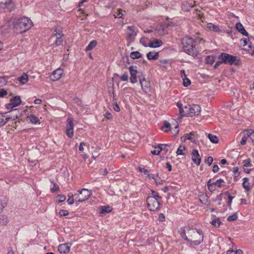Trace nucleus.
Segmentation results:
<instances>
[{
	"mask_svg": "<svg viewBox=\"0 0 254 254\" xmlns=\"http://www.w3.org/2000/svg\"><path fill=\"white\" fill-rule=\"evenodd\" d=\"M78 193L75 194L76 199L78 202H83L89 198L91 195L90 191L86 189H82L80 190H78Z\"/></svg>",
	"mask_w": 254,
	"mask_h": 254,
	"instance_id": "6",
	"label": "nucleus"
},
{
	"mask_svg": "<svg viewBox=\"0 0 254 254\" xmlns=\"http://www.w3.org/2000/svg\"><path fill=\"white\" fill-rule=\"evenodd\" d=\"M130 57L132 59H137L141 57V54L138 51L132 52L130 53Z\"/></svg>",
	"mask_w": 254,
	"mask_h": 254,
	"instance_id": "35",
	"label": "nucleus"
},
{
	"mask_svg": "<svg viewBox=\"0 0 254 254\" xmlns=\"http://www.w3.org/2000/svg\"><path fill=\"white\" fill-rule=\"evenodd\" d=\"M182 237L189 243L190 245H198L203 241V234L201 230L195 228L189 229L182 234Z\"/></svg>",
	"mask_w": 254,
	"mask_h": 254,
	"instance_id": "1",
	"label": "nucleus"
},
{
	"mask_svg": "<svg viewBox=\"0 0 254 254\" xmlns=\"http://www.w3.org/2000/svg\"><path fill=\"white\" fill-rule=\"evenodd\" d=\"M113 101H114V103H115L114 104V109L115 111H117V112H119L120 111V108L119 106V105L117 104L116 101H115V99H113Z\"/></svg>",
	"mask_w": 254,
	"mask_h": 254,
	"instance_id": "56",
	"label": "nucleus"
},
{
	"mask_svg": "<svg viewBox=\"0 0 254 254\" xmlns=\"http://www.w3.org/2000/svg\"><path fill=\"white\" fill-rule=\"evenodd\" d=\"M191 157L192 161L198 166L201 162V157L198 153L197 150L193 149L191 152Z\"/></svg>",
	"mask_w": 254,
	"mask_h": 254,
	"instance_id": "11",
	"label": "nucleus"
},
{
	"mask_svg": "<svg viewBox=\"0 0 254 254\" xmlns=\"http://www.w3.org/2000/svg\"><path fill=\"white\" fill-rule=\"evenodd\" d=\"M17 80L22 84H25L28 81V75L25 73H23V74L19 77L17 78Z\"/></svg>",
	"mask_w": 254,
	"mask_h": 254,
	"instance_id": "22",
	"label": "nucleus"
},
{
	"mask_svg": "<svg viewBox=\"0 0 254 254\" xmlns=\"http://www.w3.org/2000/svg\"><path fill=\"white\" fill-rule=\"evenodd\" d=\"M208 138L210 141L213 143H217L218 142V138L217 136L212 134H208Z\"/></svg>",
	"mask_w": 254,
	"mask_h": 254,
	"instance_id": "32",
	"label": "nucleus"
},
{
	"mask_svg": "<svg viewBox=\"0 0 254 254\" xmlns=\"http://www.w3.org/2000/svg\"><path fill=\"white\" fill-rule=\"evenodd\" d=\"M69 214L68 211L66 210L62 209L59 211V214L61 216H65Z\"/></svg>",
	"mask_w": 254,
	"mask_h": 254,
	"instance_id": "52",
	"label": "nucleus"
},
{
	"mask_svg": "<svg viewBox=\"0 0 254 254\" xmlns=\"http://www.w3.org/2000/svg\"><path fill=\"white\" fill-rule=\"evenodd\" d=\"M243 187L247 190L249 191L250 190L249 179L248 178H244L243 179Z\"/></svg>",
	"mask_w": 254,
	"mask_h": 254,
	"instance_id": "31",
	"label": "nucleus"
},
{
	"mask_svg": "<svg viewBox=\"0 0 254 254\" xmlns=\"http://www.w3.org/2000/svg\"><path fill=\"white\" fill-rule=\"evenodd\" d=\"M246 135L248 137H250L252 141H254V130L253 129H248L245 131Z\"/></svg>",
	"mask_w": 254,
	"mask_h": 254,
	"instance_id": "30",
	"label": "nucleus"
},
{
	"mask_svg": "<svg viewBox=\"0 0 254 254\" xmlns=\"http://www.w3.org/2000/svg\"><path fill=\"white\" fill-rule=\"evenodd\" d=\"M242 43H243V46H248L251 49L249 50V52L251 54L252 56H254V49H252L253 46L252 45L251 42H250L249 39H244L242 40Z\"/></svg>",
	"mask_w": 254,
	"mask_h": 254,
	"instance_id": "18",
	"label": "nucleus"
},
{
	"mask_svg": "<svg viewBox=\"0 0 254 254\" xmlns=\"http://www.w3.org/2000/svg\"><path fill=\"white\" fill-rule=\"evenodd\" d=\"M183 85L185 87H187L190 84V80L187 77V75H185V76L184 78H183Z\"/></svg>",
	"mask_w": 254,
	"mask_h": 254,
	"instance_id": "44",
	"label": "nucleus"
},
{
	"mask_svg": "<svg viewBox=\"0 0 254 254\" xmlns=\"http://www.w3.org/2000/svg\"><path fill=\"white\" fill-rule=\"evenodd\" d=\"M238 216L236 214H233L228 217L227 220L228 221H233L237 219Z\"/></svg>",
	"mask_w": 254,
	"mask_h": 254,
	"instance_id": "49",
	"label": "nucleus"
},
{
	"mask_svg": "<svg viewBox=\"0 0 254 254\" xmlns=\"http://www.w3.org/2000/svg\"><path fill=\"white\" fill-rule=\"evenodd\" d=\"M130 74V81L132 83H135L137 82L136 74L137 73L136 68L130 66L128 68Z\"/></svg>",
	"mask_w": 254,
	"mask_h": 254,
	"instance_id": "12",
	"label": "nucleus"
},
{
	"mask_svg": "<svg viewBox=\"0 0 254 254\" xmlns=\"http://www.w3.org/2000/svg\"><path fill=\"white\" fill-rule=\"evenodd\" d=\"M161 199H156L154 197H147L146 202L147 207L150 211H156L159 209Z\"/></svg>",
	"mask_w": 254,
	"mask_h": 254,
	"instance_id": "5",
	"label": "nucleus"
},
{
	"mask_svg": "<svg viewBox=\"0 0 254 254\" xmlns=\"http://www.w3.org/2000/svg\"><path fill=\"white\" fill-rule=\"evenodd\" d=\"M62 28L59 26H56L54 28L52 35L51 39L58 37V36H63Z\"/></svg>",
	"mask_w": 254,
	"mask_h": 254,
	"instance_id": "14",
	"label": "nucleus"
},
{
	"mask_svg": "<svg viewBox=\"0 0 254 254\" xmlns=\"http://www.w3.org/2000/svg\"><path fill=\"white\" fill-rule=\"evenodd\" d=\"M7 83V79L5 77H0V86H3Z\"/></svg>",
	"mask_w": 254,
	"mask_h": 254,
	"instance_id": "53",
	"label": "nucleus"
},
{
	"mask_svg": "<svg viewBox=\"0 0 254 254\" xmlns=\"http://www.w3.org/2000/svg\"><path fill=\"white\" fill-rule=\"evenodd\" d=\"M184 51L190 55L195 57L198 52L195 46V42L193 39L190 36H186L182 40Z\"/></svg>",
	"mask_w": 254,
	"mask_h": 254,
	"instance_id": "3",
	"label": "nucleus"
},
{
	"mask_svg": "<svg viewBox=\"0 0 254 254\" xmlns=\"http://www.w3.org/2000/svg\"><path fill=\"white\" fill-rule=\"evenodd\" d=\"M208 189L210 191H213L214 190H215V186L214 185V184L212 183V184H211L210 186H209V187H208Z\"/></svg>",
	"mask_w": 254,
	"mask_h": 254,
	"instance_id": "63",
	"label": "nucleus"
},
{
	"mask_svg": "<svg viewBox=\"0 0 254 254\" xmlns=\"http://www.w3.org/2000/svg\"><path fill=\"white\" fill-rule=\"evenodd\" d=\"M190 117H193L194 116H197L200 112L201 108L199 105H190Z\"/></svg>",
	"mask_w": 254,
	"mask_h": 254,
	"instance_id": "10",
	"label": "nucleus"
},
{
	"mask_svg": "<svg viewBox=\"0 0 254 254\" xmlns=\"http://www.w3.org/2000/svg\"><path fill=\"white\" fill-rule=\"evenodd\" d=\"M224 182V180L222 179H220L217 180L215 182H213L212 183L214 186H217L218 188L222 187V184Z\"/></svg>",
	"mask_w": 254,
	"mask_h": 254,
	"instance_id": "47",
	"label": "nucleus"
},
{
	"mask_svg": "<svg viewBox=\"0 0 254 254\" xmlns=\"http://www.w3.org/2000/svg\"><path fill=\"white\" fill-rule=\"evenodd\" d=\"M7 198L4 196H0V212L6 206L7 202Z\"/></svg>",
	"mask_w": 254,
	"mask_h": 254,
	"instance_id": "20",
	"label": "nucleus"
},
{
	"mask_svg": "<svg viewBox=\"0 0 254 254\" xmlns=\"http://www.w3.org/2000/svg\"><path fill=\"white\" fill-rule=\"evenodd\" d=\"M104 116L107 119H111L113 118L112 114L109 112H106L104 115Z\"/></svg>",
	"mask_w": 254,
	"mask_h": 254,
	"instance_id": "61",
	"label": "nucleus"
},
{
	"mask_svg": "<svg viewBox=\"0 0 254 254\" xmlns=\"http://www.w3.org/2000/svg\"><path fill=\"white\" fill-rule=\"evenodd\" d=\"M215 61V58L212 56H208L205 58V62L207 64H212Z\"/></svg>",
	"mask_w": 254,
	"mask_h": 254,
	"instance_id": "38",
	"label": "nucleus"
},
{
	"mask_svg": "<svg viewBox=\"0 0 254 254\" xmlns=\"http://www.w3.org/2000/svg\"><path fill=\"white\" fill-rule=\"evenodd\" d=\"M10 101L15 107L20 105L21 102L20 97L18 96H15Z\"/></svg>",
	"mask_w": 254,
	"mask_h": 254,
	"instance_id": "28",
	"label": "nucleus"
},
{
	"mask_svg": "<svg viewBox=\"0 0 254 254\" xmlns=\"http://www.w3.org/2000/svg\"><path fill=\"white\" fill-rule=\"evenodd\" d=\"M146 57L149 60H155L158 59L159 58V53H153L152 52H150L147 54Z\"/></svg>",
	"mask_w": 254,
	"mask_h": 254,
	"instance_id": "21",
	"label": "nucleus"
},
{
	"mask_svg": "<svg viewBox=\"0 0 254 254\" xmlns=\"http://www.w3.org/2000/svg\"><path fill=\"white\" fill-rule=\"evenodd\" d=\"M8 222V219L6 216L3 215H0V224L6 225Z\"/></svg>",
	"mask_w": 254,
	"mask_h": 254,
	"instance_id": "36",
	"label": "nucleus"
},
{
	"mask_svg": "<svg viewBox=\"0 0 254 254\" xmlns=\"http://www.w3.org/2000/svg\"><path fill=\"white\" fill-rule=\"evenodd\" d=\"M51 182L53 183V187L51 189V191L55 192L56 191H59L60 190L59 187L55 183H54V181Z\"/></svg>",
	"mask_w": 254,
	"mask_h": 254,
	"instance_id": "48",
	"label": "nucleus"
},
{
	"mask_svg": "<svg viewBox=\"0 0 254 254\" xmlns=\"http://www.w3.org/2000/svg\"><path fill=\"white\" fill-rule=\"evenodd\" d=\"M111 208L110 206H103L100 209V213L101 214H105V213H109L111 211Z\"/></svg>",
	"mask_w": 254,
	"mask_h": 254,
	"instance_id": "37",
	"label": "nucleus"
},
{
	"mask_svg": "<svg viewBox=\"0 0 254 254\" xmlns=\"http://www.w3.org/2000/svg\"><path fill=\"white\" fill-rule=\"evenodd\" d=\"M148 39L145 37H142L140 39V43L142 44L144 47H148L149 43Z\"/></svg>",
	"mask_w": 254,
	"mask_h": 254,
	"instance_id": "40",
	"label": "nucleus"
},
{
	"mask_svg": "<svg viewBox=\"0 0 254 254\" xmlns=\"http://www.w3.org/2000/svg\"><path fill=\"white\" fill-rule=\"evenodd\" d=\"M121 80L123 81H126L128 80V74L127 72L125 73L121 76Z\"/></svg>",
	"mask_w": 254,
	"mask_h": 254,
	"instance_id": "55",
	"label": "nucleus"
},
{
	"mask_svg": "<svg viewBox=\"0 0 254 254\" xmlns=\"http://www.w3.org/2000/svg\"><path fill=\"white\" fill-rule=\"evenodd\" d=\"M186 147L185 146H180V147L178 148L176 153L178 155H184L183 151L185 150Z\"/></svg>",
	"mask_w": 254,
	"mask_h": 254,
	"instance_id": "43",
	"label": "nucleus"
},
{
	"mask_svg": "<svg viewBox=\"0 0 254 254\" xmlns=\"http://www.w3.org/2000/svg\"><path fill=\"white\" fill-rule=\"evenodd\" d=\"M163 43L161 40L159 39H154L152 41H149L148 43V47L152 48H156L160 47Z\"/></svg>",
	"mask_w": 254,
	"mask_h": 254,
	"instance_id": "17",
	"label": "nucleus"
},
{
	"mask_svg": "<svg viewBox=\"0 0 254 254\" xmlns=\"http://www.w3.org/2000/svg\"><path fill=\"white\" fill-rule=\"evenodd\" d=\"M114 15L116 18H122L123 16V10L121 9H118L117 11L115 12Z\"/></svg>",
	"mask_w": 254,
	"mask_h": 254,
	"instance_id": "41",
	"label": "nucleus"
},
{
	"mask_svg": "<svg viewBox=\"0 0 254 254\" xmlns=\"http://www.w3.org/2000/svg\"><path fill=\"white\" fill-rule=\"evenodd\" d=\"M127 30L130 32L128 33L127 36V40L129 42H133L134 40L135 37L137 34V31L136 28L133 26H128L127 27Z\"/></svg>",
	"mask_w": 254,
	"mask_h": 254,
	"instance_id": "9",
	"label": "nucleus"
},
{
	"mask_svg": "<svg viewBox=\"0 0 254 254\" xmlns=\"http://www.w3.org/2000/svg\"><path fill=\"white\" fill-rule=\"evenodd\" d=\"M7 94V92L6 90L4 89H1L0 90V97H3L4 96L6 95Z\"/></svg>",
	"mask_w": 254,
	"mask_h": 254,
	"instance_id": "60",
	"label": "nucleus"
},
{
	"mask_svg": "<svg viewBox=\"0 0 254 254\" xmlns=\"http://www.w3.org/2000/svg\"><path fill=\"white\" fill-rule=\"evenodd\" d=\"M71 244L65 243L60 245L58 247V250L61 253L66 254L70 251V247Z\"/></svg>",
	"mask_w": 254,
	"mask_h": 254,
	"instance_id": "16",
	"label": "nucleus"
},
{
	"mask_svg": "<svg viewBox=\"0 0 254 254\" xmlns=\"http://www.w3.org/2000/svg\"><path fill=\"white\" fill-rule=\"evenodd\" d=\"M248 138V137H247V135H246L245 134V135L242 137V140L240 142V143L242 145H244L246 144Z\"/></svg>",
	"mask_w": 254,
	"mask_h": 254,
	"instance_id": "57",
	"label": "nucleus"
},
{
	"mask_svg": "<svg viewBox=\"0 0 254 254\" xmlns=\"http://www.w3.org/2000/svg\"><path fill=\"white\" fill-rule=\"evenodd\" d=\"M108 173V171L106 169H103L100 170V174L102 175H106Z\"/></svg>",
	"mask_w": 254,
	"mask_h": 254,
	"instance_id": "64",
	"label": "nucleus"
},
{
	"mask_svg": "<svg viewBox=\"0 0 254 254\" xmlns=\"http://www.w3.org/2000/svg\"><path fill=\"white\" fill-rule=\"evenodd\" d=\"M189 108H190V105H188L185 107L184 108H183V112L182 113V114H180V116L181 117L183 116H188L190 117V110Z\"/></svg>",
	"mask_w": 254,
	"mask_h": 254,
	"instance_id": "27",
	"label": "nucleus"
},
{
	"mask_svg": "<svg viewBox=\"0 0 254 254\" xmlns=\"http://www.w3.org/2000/svg\"><path fill=\"white\" fill-rule=\"evenodd\" d=\"M58 198L59 202H64L65 200V196L64 195H59Z\"/></svg>",
	"mask_w": 254,
	"mask_h": 254,
	"instance_id": "58",
	"label": "nucleus"
},
{
	"mask_svg": "<svg viewBox=\"0 0 254 254\" xmlns=\"http://www.w3.org/2000/svg\"><path fill=\"white\" fill-rule=\"evenodd\" d=\"M225 193L228 195V201L227 203L228 206L230 207L231 206V203L232 202V200L233 199V197L230 194V193L228 191L225 192Z\"/></svg>",
	"mask_w": 254,
	"mask_h": 254,
	"instance_id": "46",
	"label": "nucleus"
},
{
	"mask_svg": "<svg viewBox=\"0 0 254 254\" xmlns=\"http://www.w3.org/2000/svg\"><path fill=\"white\" fill-rule=\"evenodd\" d=\"M9 119V117H6L4 114L0 113V127L4 125Z\"/></svg>",
	"mask_w": 254,
	"mask_h": 254,
	"instance_id": "25",
	"label": "nucleus"
},
{
	"mask_svg": "<svg viewBox=\"0 0 254 254\" xmlns=\"http://www.w3.org/2000/svg\"><path fill=\"white\" fill-rule=\"evenodd\" d=\"M154 150L151 151V153L153 155H159L162 150H163L165 148H163L160 145H158V147H155Z\"/></svg>",
	"mask_w": 254,
	"mask_h": 254,
	"instance_id": "34",
	"label": "nucleus"
},
{
	"mask_svg": "<svg viewBox=\"0 0 254 254\" xmlns=\"http://www.w3.org/2000/svg\"><path fill=\"white\" fill-rule=\"evenodd\" d=\"M187 139L188 140H190L191 141L193 142H195L196 141V138L197 134L196 132L194 131H191L190 133H187Z\"/></svg>",
	"mask_w": 254,
	"mask_h": 254,
	"instance_id": "24",
	"label": "nucleus"
},
{
	"mask_svg": "<svg viewBox=\"0 0 254 254\" xmlns=\"http://www.w3.org/2000/svg\"><path fill=\"white\" fill-rule=\"evenodd\" d=\"M32 22L29 18L22 17L16 20L13 24L14 32L17 33H22L30 29L32 26Z\"/></svg>",
	"mask_w": 254,
	"mask_h": 254,
	"instance_id": "2",
	"label": "nucleus"
},
{
	"mask_svg": "<svg viewBox=\"0 0 254 254\" xmlns=\"http://www.w3.org/2000/svg\"><path fill=\"white\" fill-rule=\"evenodd\" d=\"M151 194L152 196H149V197H154L156 199H161V197L159 196L158 193L154 190H151Z\"/></svg>",
	"mask_w": 254,
	"mask_h": 254,
	"instance_id": "51",
	"label": "nucleus"
},
{
	"mask_svg": "<svg viewBox=\"0 0 254 254\" xmlns=\"http://www.w3.org/2000/svg\"><path fill=\"white\" fill-rule=\"evenodd\" d=\"M213 158L211 156H209L206 159H205V162L208 164L209 166H210L213 162Z\"/></svg>",
	"mask_w": 254,
	"mask_h": 254,
	"instance_id": "54",
	"label": "nucleus"
},
{
	"mask_svg": "<svg viewBox=\"0 0 254 254\" xmlns=\"http://www.w3.org/2000/svg\"><path fill=\"white\" fill-rule=\"evenodd\" d=\"M242 164L244 167H250L252 166L251 164V160L250 159L244 160Z\"/></svg>",
	"mask_w": 254,
	"mask_h": 254,
	"instance_id": "45",
	"label": "nucleus"
},
{
	"mask_svg": "<svg viewBox=\"0 0 254 254\" xmlns=\"http://www.w3.org/2000/svg\"><path fill=\"white\" fill-rule=\"evenodd\" d=\"M13 6V4L11 0H6L4 2H0V9L7 8L9 11H11L14 8Z\"/></svg>",
	"mask_w": 254,
	"mask_h": 254,
	"instance_id": "13",
	"label": "nucleus"
},
{
	"mask_svg": "<svg viewBox=\"0 0 254 254\" xmlns=\"http://www.w3.org/2000/svg\"><path fill=\"white\" fill-rule=\"evenodd\" d=\"M177 107L179 109V114H182V113L183 112V108L182 107V104L180 102H178L177 104Z\"/></svg>",
	"mask_w": 254,
	"mask_h": 254,
	"instance_id": "59",
	"label": "nucleus"
},
{
	"mask_svg": "<svg viewBox=\"0 0 254 254\" xmlns=\"http://www.w3.org/2000/svg\"><path fill=\"white\" fill-rule=\"evenodd\" d=\"M236 28L239 32H240L243 35H245L246 36H248V33L245 30L244 26L241 23H238L236 24Z\"/></svg>",
	"mask_w": 254,
	"mask_h": 254,
	"instance_id": "19",
	"label": "nucleus"
},
{
	"mask_svg": "<svg viewBox=\"0 0 254 254\" xmlns=\"http://www.w3.org/2000/svg\"><path fill=\"white\" fill-rule=\"evenodd\" d=\"M164 127L166 128V129H164V131L166 132H168V131H169L170 130L171 124L169 123H168V122L165 121Z\"/></svg>",
	"mask_w": 254,
	"mask_h": 254,
	"instance_id": "50",
	"label": "nucleus"
},
{
	"mask_svg": "<svg viewBox=\"0 0 254 254\" xmlns=\"http://www.w3.org/2000/svg\"><path fill=\"white\" fill-rule=\"evenodd\" d=\"M211 223L215 227H219V226L222 224V222L219 218H215L212 221Z\"/></svg>",
	"mask_w": 254,
	"mask_h": 254,
	"instance_id": "39",
	"label": "nucleus"
},
{
	"mask_svg": "<svg viewBox=\"0 0 254 254\" xmlns=\"http://www.w3.org/2000/svg\"><path fill=\"white\" fill-rule=\"evenodd\" d=\"M219 59L221 60V63L229 64L230 65H238L240 63V60L237 57L227 53H222L219 56Z\"/></svg>",
	"mask_w": 254,
	"mask_h": 254,
	"instance_id": "4",
	"label": "nucleus"
},
{
	"mask_svg": "<svg viewBox=\"0 0 254 254\" xmlns=\"http://www.w3.org/2000/svg\"><path fill=\"white\" fill-rule=\"evenodd\" d=\"M97 44L96 40L91 41L85 49V51H89L94 48Z\"/></svg>",
	"mask_w": 254,
	"mask_h": 254,
	"instance_id": "26",
	"label": "nucleus"
},
{
	"mask_svg": "<svg viewBox=\"0 0 254 254\" xmlns=\"http://www.w3.org/2000/svg\"><path fill=\"white\" fill-rule=\"evenodd\" d=\"M68 199L67 200V202L68 204L69 205H71L74 202V195L70 192L68 194Z\"/></svg>",
	"mask_w": 254,
	"mask_h": 254,
	"instance_id": "42",
	"label": "nucleus"
},
{
	"mask_svg": "<svg viewBox=\"0 0 254 254\" xmlns=\"http://www.w3.org/2000/svg\"><path fill=\"white\" fill-rule=\"evenodd\" d=\"M73 119L72 118H68L66 121L65 133L69 138H71L73 135Z\"/></svg>",
	"mask_w": 254,
	"mask_h": 254,
	"instance_id": "7",
	"label": "nucleus"
},
{
	"mask_svg": "<svg viewBox=\"0 0 254 254\" xmlns=\"http://www.w3.org/2000/svg\"><path fill=\"white\" fill-rule=\"evenodd\" d=\"M6 108L7 109H12L13 107L15 106L12 104V103L10 101L9 104L6 105Z\"/></svg>",
	"mask_w": 254,
	"mask_h": 254,
	"instance_id": "62",
	"label": "nucleus"
},
{
	"mask_svg": "<svg viewBox=\"0 0 254 254\" xmlns=\"http://www.w3.org/2000/svg\"><path fill=\"white\" fill-rule=\"evenodd\" d=\"M207 27L211 31L216 32H220L221 30L220 29L218 26L214 25L212 23H208Z\"/></svg>",
	"mask_w": 254,
	"mask_h": 254,
	"instance_id": "23",
	"label": "nucleus"
},
{
	"mask_svg": "<svg viewBox=\"0 0 254 254\" xmlns=\"http://www.w3.org/2000/svg\"><path fill=\"white\" fill-rule=\"evenodd\" d=\"M28 118L30 120V122L34 124H36L40 123L39 119L35 116L33 115H30L28 116Z\"/></svg>",
	"mask_w": 254,
	"mask_h": 254,
	"instance_id": "29",
	"label": "nucleus"
},
{
	"mask_svg": "<svg viewBox=\"0 0 254 254\" xmlns=\"http://www.w3.org/2000/svg\"><path fill=\"white\" fill-rule=\"evenodd\" d=\"M139 82L140 83L142 89L145 92H147L150 88V83L146 80L144 77L139 78Z\"/></svg>",
	"mask_w": 254,
	"mask_h": 254,
	"instance_id": "15",
	"label": "nucleus"
},
{
	"mask_svg": "<svg viewBox=\"0 0 254 254\" xmlns=\"http://www.w3.org/2000/svg\"><path fill=\"white\" fill-rule=\"evenodd\" d=\"M63 73V70L61 68H58L53 71L50 79L54 81H58L62 78Z\"/></svg>",
	"mask_w": 254,
	"mask_h": 254,
	"instance_id": "8",
	"label": "nucleus"
},
{
	"mask_svg": "<svg viewBox=\"0 0 254 254\" xmlns=\"http://www.w3.org/2000/svg\"><path fill=\"white\" fill-rule=\"evenodd\" d=\"M63 36H58V37L55 38L56 40L55 43L53 44V46H59L61 45L63 42Z\"/></svg>",
	"mask_w": 254,
	"mask_h": 254,
	"instance_id": "33",
	"label": "nucleus"
}]
</instances>
